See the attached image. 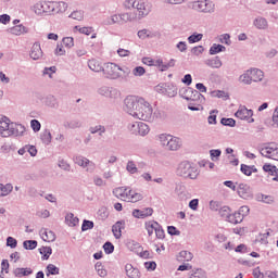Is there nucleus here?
Segmentation results:
<instances>
[{
    "label": "nucleus",
    "mask_w": 278,
    "mask_h": 278,
    "mask_svg": "<svg viewBox=\"0 0 278 278\" xmlns=\"http://www.w3.org/2000/svg\"><path fill=\"white\" fill-rule=\"evenodd\" d=\"M123 110L126 114H129V116L138 118L139 121H147L148 123L153 121V108H151V104L143 98L135 96L126 97Z\"/></svg>",
    "instance_id": "obj_1"
},
{
    "label": "nucleus",
    "mask_w": 278,
    "mask_h": 278,
    "mask_svg": "<svg viewBox=\"0 0 278 278\" xmlns=\"http://www.w3.org/2000/svg\"><path fill=\"white\" fill-rule=\"evenodd\" d=\"M26 128L23 124L13 123L5 115H0V136L1 138H21L25 136Z\"/></svg>",
    "instance_id": "obj_2"
},
{
    "label": "nucleus",
    "mask_w": 278,
    "mask_h": 278,
    "mask_svg": "<svg viewBox=\"0 0 278 278\" xmlns=\"http://www.w3.org/2000/svg\"><path fill=\"white\" fill-rule=\"evenodd\" d=\"M176 173L179 177H184L185 179H197V177H199V168L191 165L188 161L181 162Z\"/></svg>",
    "instance_id": "obj_3"
},
{
    "label": "nucleus",
    "mask_w": 278,
    "mask_h": 278,
    "mask_svg": "<svg viewBox=\"0 0 278 278\" xmlns=\"http://www.w3.org/2000/svg\"><path fill=\"white\" fill-rule=\"evenodd\" d=\"M188 8L195 12H201L202 14H214L216 11V4L211 0H198L190 2Z\"/></svg>",
    "instance_id": "obj_4"
},
{
    "label": "nucleus",
    "mask_w": 278,
    "mask_h": 278,
    "mask_svg": "<svg viewBox=\"0 0 278 278\" xmlns=\"http://www.w3.org/2000/svg\"><path fill=\"white\" fill-rule=\"evenodd\" d=\"M125 72L123 67L118 66L116 63H104L102 73L105 77V79H118L121 77V72Z\"/></svg>",
    "instance_id": "obj_5"
},
{
    "label": "nucleus",
    "mask_w": 278,
    "mask_h": 278,
    "mask_svg": "<svg viewBox=\"0 0 278 278\" xmlns=\"http://www.w3.org/2000/svg\"><path fill=\"white\" fill-rule=\"evenodd\" d=\"M74 163L77 164V166H80L81 168H86L87 173H94V168H97L94 162L81 155L74 156Z\"/></svg>",
    "instance_id": "obj_6"
},
{
    "label": "nucleus",
    "mask_w": 278,
    "mask_h": 278,
    "mask_svg": "<svg viewBox=\"0 0 278 278\" xmlns=\"http://www.w3.org/2000/svg\"><path fill=\"white\" fill-rule=\"evenodd\" d=\"M98 93L101 97H105L106 99H118L121 97V91L114 87L102 86L98 89Z\"/></svg>",
    "instance_id": "obj_7"
},
{
    "label": "nucleus",
    "mask_w": 278,
    "mask_h": 278,
    "mask_svg": "<svg viewBox=\"0 0 278 278\" xmlns=\"http://www.w3.org/2000/svg\"><path fill=\"white\" fill-rule=\"evenodd\" d=\"M260 153L263 157H267L268 160H278V148L275 143L261 148Z\"/></svg>",
    "instance_id": "obj_8"
},
{
    "label": "nucleus",
    "mask_w": 278,
    "mask_h": 278,
    "mask_svg": "<svg viewBox=\"0 0 278 278\" xmlns=\"http://www.w3.org/2000/svg\"><path fill=\"white\" fill-rule=\"evenodd\" d=\"M235 116L236 118H240V121L255 123V118H253V110H249L247 106H240L239 110L235 113Z\"/></svg>",
    "instance_id": "obj_9"
},
{
    "label": "nucleus",
    "mask_w": 278,
    "mask_h": 278,
    "mask_svg": "<svg viewBox=\"0 0 278 278\" xmlns=\"http://www.w3.org/2000/svg\"><path fill=\"white\" fill-rule=\"evenodd\" d=\"M237 192L241 199H253V191H251V187L247 184H240Z\"/></svg>",
    "instance_id": "obj_10"
},
{
    "label": "nucleus",
    "mask_w": 278,
    "mask_h": 278,
    "mask_svg": "<svg viewBox=\"0 0 278 278\" xmlns=\"http://www.w3.org/2000/svg\"><path fill=\"white\" fill-rule=\"evenodd\" d=\"M132 216L135 218H149V216H153V208L152 207H146V208H135L132 211Z\"/></svg>",
    "instance_id": "obj_11"
},
{
    "label": "nucleus",
    "mask_w": 278,
    "mask_h": 278,
    "mask_svg": "<svg viewBox=\"0 0 278 278\" xmlns=\"http://www.w3.org/2000/svg\"><path fill=\"white\" fill-rule=\"evenodd\" d=\"M123 229H125V220H118L112 226V232L116 240L123 237Z\"/></svg>",
    "instance_id": "obj_12"
},
{
    "label": "nucleus",
    "mask_w": 278,
    "mask_h": 278,
    "mask_svg": "<svg viewBox=\"0 0 278 278\" xmlns=\"http://www.w3.org/2000/svg\"><path fill=\"white\" fill-rule=\"evenodd\" d=\"M14 277L21 278V277H29V275H34V269L26 267H17L13 270Z\"/></svg>",
    "instance_id": "obj_13"
},
{
    "label": "nucleus",
    "mask_w": 278,
    "mask_h": 278,
    "mask_svg": "<svg viewBox=\"0 0 278 278\" xmlns=\"http://www.w3.org/2000/svg\"><path fill=\"white\" fill-rule=\"evenodd\" d=\"M125 273L128 278H140V269L129 263L125 265Z\"/></svg>",
    "instance_id": "obj_14"
},
{
    "label": "nucleus",
    "mask_w": 278,
    "mask_h": 278,
    "mask_svg": "<svg viewBox=\"0 0 278 278\" xmlns=\"http://www.w3.org/2000/svg\"><path fill=\"white\" fill-rule=\"evenodd\" d=\"M180 148H181V139L172 136L166 146V149H168V151H178V149Z\"/></svg>",
    "instance_id": "obj_15"
},
{
    "label": "nucleus",
    "mask_w": 278,
    "mask_h": 278,
    "mask_svg": "<svg viewBox=\"0 0 278 278\" xmlns=\"http://www.w3.org/2000/svg\"><path fill=\"white\" fill-rule=\"evenodd\" d=\"M29 55L31 60H40L42 58V48H40V43L36 42L33 45Z\"/></svg>",
    "instance_id": "obj_16"
},
{
    "label": "nucleus",
    "mask_w": 278,
    "mask_h": 278,
    "mask_svg": "<svg viewBox=\"0 0 278 278\" xmlns=\"http://www.w3.org/2000/svg\"><path fill=\"white\" fill-rule=\"evenodd\" d=\"M250 76L252 81L257 84L264 79V72H262L260 68H250Z\"/></svg>",
    "instance_id": "obj_17"
},
{
    "label": "nucleus",
    "mask_w": 278,
    "mask_h": 278,
    "mask_svg": "<svg viewBox=\"0 0 278 278\" xmlns=\"http://www.w3.org/2000/svg\"><path fill=\"white\" fill-rule=\"evenodd\" d=\"M88 67L90 71H93V73H103V65H101V62H99L97 59L89 60Z\"/></svg>",
    "instance_id": "obj_18"
},
{
    "label": "nucleus",
    "mask_w": 278,
    "mask_h": 278,
    "mask_svg": "<svg viewBox=\"0 0 278 278\" xmlns=\"http://www.w3.org/2000/svg\"><path fill=\"white\" fill-rule=\"evenodd\" d=\"M204 64L210 66V68H220V66H223V61H220V56H214L204 61Z\"/></svg>",
    "instance_id": "obj_19"
},
{
    "label": "nucleus",
    "mask_w": 278,
    "mask_h": 278,
    "mask_svg": "<svg viewBox=\"0 0 278 278\" xmlns=\"http://www.w3.org/2000/svg\"><path fill=\"white\" fill-rule=\"evenodd\" d=\"M43 242H55V232L52 230L43 229L40 231Z\"/></svg>",
    "instance_id": "obj_20"
},
{
    "label": "nucleus",
    "mask_w": 278,
    "mask_h": 278,
    "mask_svg": "<svg viewBox=\"0 0 278 278\" xmlns=\"http://www.w3.org/2000/svg\"><path fill=\"white\" fill-rule=\"evenodd\" d=\"M242 216H240V213L235 212L228 215V218L226 219V223H230V225H240L242 223Z\"/></svg>",
    "instance_id": "obj_21"
},
{
    "label": "nucleus",
    "mask_w": 278,
    "mask_h": 278,
    "mask_svg": "<svg viewBox=\"0 0 278 278\" xmlns=\"http://www.w3.org/2000/svg\"><path fill=\"white\" fill-rule=\"evenodd\" d=\"M253 25L256 29H268V20L258 16L254 20Z\"/></svg>",
    "instance_id": "obj_22"
},
{
    "label": "nucleus",
    "mask_w": 278,
    "mask_h": 278,
    "mask_svg": "<svg viewBox=\"0 0 278 278\" xmlns=\"http://www.w3.org/2000/svg\"><path fill=\"white\" fill-rule=\"evenodd\" d=\"M65 223L68 227H77L79 225V217H75V214L67 213L65 216Z\"/></svg>",
    "instance_id": "obj_23"
},
{
    "label": "nucleus",
    "mask_w": 278,
    "mask_h": 278,
    "mask_svg": "<svg viewBox=\"0 0 278 278\" xmlns=\"http://www.w3.org/2000/svg\"><path fill=\"white\" fill-rule=\"evenodd\" d=\"M28 29L23 24H18L10 28V34L13 36H22V34H27Z\"/></svg>",
    "instance_id": "obj_24"
},
{
    "label": "nucleus",
    "mask_w": 278,
    "mask_h": 278,
    "mask_svg": "<svg viewBox=\"0 0 278 278\" xmlns=\"http://www.w3.org/2000/svg\"><path fill=\"white\" fill-rule=\"evenodd\" d=\"M239 81L240 84H244V86H251V84H253L250 70H247L239 76Z\"/></svg>",
    "instance_id": "obj_25"
},
{
    "label": "nucleus",
    "mask_w": 278,
    "mask_h": 278,
    "mask_svg": "<svg viewBox=\"0 0 278 278\" xmlns=\"http://www.w3.org/2000/svg\"><path fill=\"white\" fill-rule=\"evenodd\" d=\"M192 92H194V89H192V87H185L179 90V96L181 97V99L190 101V99H192Z\"/></svg>",
    "instance_id": "obj_26"
},
{
    "label": "nucleus",
    "mask_w": 278,
    "mask_h": 278,
    "mask_svg": "<svg viewBox=\"0 0 278 278\" xmlns=\"http://www.w3.org/2000/svg\"><path fill=\"white\" fill-rule=\"evenodd\" d=\"M227 51V48L220 43H213V47L210 48V55H216L217 53H223Z\"/></svg>",
    "instance_id": "obj_27"
},
{
    "label": "nucleus",
    "mask_w": 278,
    "mask_h": 278,
    "mask_svg": "<svg viewBox=\"0 0 278 278\" xmlns=\"http://www.w3.org/2000/svg\"><path fill=\"white\" fill-rule=\"evenodd\" d=\"M132 127H137L139 136H147V134H149V125L146 123L139 122L137 124H132Z\"/></svg>",
    "instance_id": "obj_28"
},
{
    "label": "nucleus",
    "mask_w": 278,
    "mask_h": 278,
    "mask_svg": "<svg viewBox=\"0 0 278 278\" xmlns=\"http://www.w3.org/2000/svg\"><path fill=\"white\" fill-rule=\"evenodd\" d=\"M12 190H14V186H12V184H0V197H8Z\"/></svg>",
    "instance_id": "obj_29"
},
{
    "label": "nucleus",
    "mask_w": 278,
    "mask_h": 278,
    "mask_svg": "<svg viewBox=\"0 0 278 278\" xmlns=\"http://www.w3.org/2000/svg\"><path fill=\"white\" fill-rule=\"evenodd\" d=\"M136 9L139 12V16H148L149 12H151V9L147 8V5L144 4V2H138L136 4Z\"/></svg>",
    "instance_id": "obj_30"
},
{
    "label": "nucleus",
    "mask_w": 278,
    "mask_h": 278,
    "mask_svg": "<svg viewBox=\"0 0 278 278\" xmlns=\"http://www.w3.org/2000/svg\"><path fill=\"white\" fill-rule=\"evenodd\" d=\"M263 170L265 173H268L273 177H275V175H277V173H278L277 166H275V165H273L270 163H266L265 165H263Z\"/></svg>",
    "instance_id": "obj_31"
},
{
    "label": "nucleus",
    "mask_w": 278,
    "mask_h": 278,
    "mask_svg": "<svg viewBox=\"0 0 278 278\" xmlns=\"http://www.w3.org/2000/svg\"><path fill=\"white\" fill-rule=\"evenodd\" d=\"M39 253H40V255H43V257H41V260H49V257H51V255L53 253V249H51V247H41L39 249Z\"/></svg>",
    "instance_id": "obj_32"
},
{
    "label": "nucleus",
    "mask_w": 278,
    "mask_h": 278,
    "mask_svg": "<svg viewBox=\"0 0 278 278\" xmlns=\"http://www.w3.org/2000/svg\"><path fill=\"white\" fill-rule=\"evenodd\" d=\"M230 214H231V207L227 205L222 206V208H219L218 211V215L220 216V218H223V220H227Z\"/></svg>",
    "instance_id": "obj_33"
},
{
    "label": "nucleus",
    "mask_w": 278,
    "mask_h": 278,
    "mask_svg": "<svg viewBox=\"0 0 278 278\" xmlns=\"http://www.w3.org/2000/svg\"><path fill=\"white\" fill-rule=\"evenodd\" d=\"M189 45H194L195 42H201L203 40V34L193 33L188 37Z\"/></svg>",
    "instance_id": "obj_34"
},
{
    "label": "nucleus",
    "mask_w": 278,
    "mask_h": 278,
    "mask_svg": "<svg viewBox=\"0 0 278 278\" xmlns=\"http://www.w3.org/2000/svg\"><path fill=\"white\" fill-rule=\"evenodd\" d=\"M52 138L53 137L51 136V130L49 129H45L41 134V141L43 144H51Z\"/></svg>",
    "instance_id": "obj_35"
},
{
    "label": "nucleus",
    "mask_w": 278,
    "mask_h": 278,
    "mask_svg": "<svg viewBox=\"0 0 278 278\" xmlns=\"http://www.w3.org/2000/svg\"><path fill=\"white\" fill-rule=\"evenodd\" d=\"M220 155H223V151L220 149L210 150V157L212 162H218V160H220Z\"/></svg>",
    "instance_id": "obj_36"
},
{
    "label": "nucleus",
    "mask_w": 278,
    "mask_h": 278,
    "mask_svg": "<svg viewBox=\"0 0 278 278\" xmlns=\"http://www.w3.org/2000/svg\"><path fill=\"white\" fill-rule=\"evenodd\" d=\"M23 247L26 251H34L38 247V241L36 240H26L23 242Z\"/></svg>",
    "instance_id": "obj_37"
},
{
    "label": "nucleus",
    "mask_w": 278,
    "mask_h": 278,
    "mask_svg": "<svg viewBox=\"0 0 278 278\" xmlns=\"http://www.w3.org/2000/svg\"><path fill=\"white\" fill-rule=\"evenodd\" d=\"M90 134H99V136H103L105 134L106 128L103 125H97L89 128Z\"/></svg>",
    "instance_id": "obj_38"
},
{
    "label": "nucleus",
    "mask_w": 278,
    "mask_h": 278,
    "mask_svg": "<svg viewBox=\"0 0 278 278\" xmlns=\"http://www.w3.org/2000/svg\"><path fill=\"white\" fill-rule=\"evenodd\" d=\"M155 236L156 238H159V240H164L165 238V232H164V228H162V226L160 225V223L156 222L155 224Z\"/></svg>",
    "instance_id": "obj_39"
},
{
    "label": "nucleus",
    "mask_w": 278,
    "mask_h": 278,
    "mask_svg": "<svg viewBox=\"0 0 278 278\" xmlns=\"http://www.w3.org/2000/svg\"><path fill=\"white\" fill-rule=\"evenodd\" d=\"M64 127H66L67 129H77V128L81 127V123H79V121H77V119H72L70 122H66L64 124Z\"/></svg>",
    "instance_id": "obj_40"
},
{
    "label": "nucleus",
    "mask_w": 278,
    "mask_h": 278,
    "mask_svg": "<svg viewBox=\"0 0 278 278\" xmlns=\"http://www.w3.org/2000/svg\"><path fill=\"white\" fill-rule=\"evenodd\" d=\"M189 101H205V97L199 92V90L193 89V92L191 94V98H189Z\"/></svg>",
    "instance_id": "obj_41"
},
{
    "label": "nucleus",
    "mask_w": 278,
    "mask_h": 278,
    "mask_svg": "<svg viewBox=\"0 0 278 278\" xmlns=\"http://www.w3.org/2000/svg\"><path fill=\"white\" fill-rule=\"evenodd\" d=\"M189 278H207V275L203 269H195L190 274Z\"/></svg>",
    "instance_id": "obj_42"
},
{
    "label": "nucleus",
    "mask_w": 278,
    "mask_h": 278,
    "mask_svg": "<svg viewBox=\"0 0 278 278\" xmlns=\"http://www.w3.org/2000/svg\"><path fill=\"white\" fill-rule=\"evenodd\" d=\"M46 105L48 108H58V99L54 96H48L46 98Z\"/></svg>",
    "instance_id": "obj_43"
},
{
    "label": "nucleus",
    "mask_w": 278,
    "mask_h": 278,
    "mask_svg": "<svg viewBox=\"0 0 278 278\" xmlns=\"http://www.w3.org/2000/svg\"><path fill=\"white\" fill-rule=\"evenodd\" d=\"M88 229H94V222L84 219L81 225V231H88Z\"/></svg>",
    "instance_id": "obj_44"
},
{
    "label": "nucleus",
    "mask_w": 278,
    "mask_h": 278,
    "mask_svg": "<svg viewBox=\"0 0 278 278\" xmlns=\"http://www.w3.org/2000/svg\"><path fill=\"white\" fill-rule=\"evenodd\" d=\"M220 124L224 125V127H236V119L223 117Z\"/></svg>",
    "instance_id": "obj_45"
},
{
    "label": "nucleus",
    "mask_w": 278,
    "mask_h": 278,
    "mask_svg": "<svg viewBox=\"0 0 278 278\" xmlns=\"http://www.w3.org/2000/svg\"><path fill=\"white\" fill-rule=\"evenodd\" d=\"M126 170H128L130 175H136V173H138V167L136 166V163L134 161H128L126 165Z\"/></svg>",
    "instance_id": "obj_46"
},
{
    "label": "nucleus",
    "mask_w": 278,
    "mask_h": 278,
    "mask_svg": "<svg viewBox=\"0 0 278 278\" xmlns=\"http://www.w3.org/2000/svg\"><path fill=\"white\" fill-rule=\"evenodd\" d=\"M170 138H173L172 135H166V134L160 135L159 140H160L162 147H167Z\"/></svg>",
    "instance_id": "obj_47"
},
{
    "label": "nucleus",
    "mask_w": 278,
    "mask_h": 278,
    "mask_svg": "<svg viewBox=\"0 0 278 278\" xmlns=\"http://www.w3.org/2000/svg\"><path fill=\"white\" fill-rule=\"evenodd\" d=\"M157 222H147L146 229L148 231V236H153V231H155Z\"/></svg>",
    "instance_id": "obj_48"
},
{
    "label": "nucleus",
    "mask_w": 278,
    "mask_h": 278,
    "mask_svg": "<svg viewBox=\"0 0 278 278\" xmlns=\"http://www.w3.org/2000/svg\"><path fill=\"white\" fill-rule=\"evenodd\" d=\"M103 249H104V253L106 255H112V253H114V243L110 242V241H106L104 244H103Z\"/></svg>",
    "instance_id": "obj_49"
},
{
    "label": "nucleus",
    "mask_w": 278,
    "mask_h": 278,
    "mask_svg": "<svg viewBox=\"0 0 278 278\" xmlns=\"http://www.w3.org/2000/svg\"><path fill=\"white\" fill-rule=\"evenodd\" d=\"M30 127L35 134H38V131H40V129L42 128V125L40 124V121L31 119Z\"/></svg>",
    "instance_id": "obj_50"
},
{
    "label": "nucleus",
    "mask_w": 278,
    "mask_h": 278,
    "mask_svg": "<svg viewBox=\"0 0 278 278\" xmlns=\"http://www.w3.org/2000/svg\"><path fill=\"white\" fill-rule=\"evenodd\" d=\"M47 277H49V275H60V269L58 268V266L53 265V264H49L47 266Z\"/></svg>",
    "instance_id": "obj_51"
},
{
    "label": "nucleus",
    "mask_w": 278,
    "mask_h": 278,
    "mask_svg": "<svg viewBox=\"0 0 278 278\" xmlns=\"http://www.w3.org/2000/svg\"><path fill=\"white\" fill-rule=\"evenodd\" d=\"M62 42L67 49H73V47H75V39H73V37H65Z\"/></svg>",
    "instance_id": "obj_52"
},
{
    "label": "nucleus",
    "mask_w": 278,
    "mask_h": 278,
    "mask_svg": "<svg viewBox=\"0 0 278 278\" xmlns=\"http://www.w3.org/2000/svg\"><path fill=\"white\" fill-rule=\"evenodd\" d=\"M96 270L99 275V277H108V270L103 268V265L101 263L96 264Z\"/></svg>",
    "instance_id": "obj_53"
},
{
    "label": "nucleus",
    "mask_w": 278,
    "mask_h": 278,
    "mask_svg": "<svg viewBox=\"0 0 278 278\" xmlns=\"http://www.w3.org/2000/svg\"><path fill=\"white\" fill-rule=\"evenodd\" d=\"M70 18H74V21H84V11L72 12Z\"/></svg>",
    "instance_id": "obj_54"
},
{
    "label": "nucleus",
    "mask_w": 278,
    "mask_h": 278,
    "mask_svg": "<svg viewBox=\"0 0 278 278\" xmlns=\"http://www.w3.org/2000/svg\"><path fill=\"white\" fill-rule=\"evenodd\" d=\"M144 73H147V70H144L143 66H137L132 70V75L135 77H142V75H144Z\"/></svg>",
    "instance_id": "obj_55"
},
{
    "label": "nucleus",
    "mask_w": 278,
    "mask_h": 278,
    "mask_svg": "<svg viewBox=\"0 0 278 278\" xmlns=\"http://www.w3.org/2000/svg\"><path fill=\"white\" fill-rule=\"evenodd\" d=\"M249 212H250L249 206L243 205V206H241V207L237 211V214H239V216L242 217V220H244V217H245V216H249Z\"/></svg>",
    "instance_id": "obj_56"
},
{
    "label": "nucleus",
    "mask_w": 278,
    "mask_h": 278,
    "mask_svg": "<svg viewBox=\"0 0 278 278\" xmlns=\"http://www.w3.org/2000/svg\"><path fill=\"white\" fill-rule=\"evenodd\" d=\"M222 207H223V204H220V202L218 201L212 200L210 202V210H212V212H219Z\"/></svg>",
    "instance_id": "obj_57"
},
{
    "label": "nucleus",
    "mask_w": 278,
    "mask_h": 278,
    "mask_svg": "<svg viewBox=\"0 0 278 278\" xmlns=\"http://www.w3.org/2000/svg\"><path fill=\"white\" fill-rule=\"evenodd\" d=\"M179 256H180L182 260H185V262H190V261L194 257V255H192V253L189 252V251H181V252L179 253Z\"/></svg>",
    "instance_id": "obj_58"
},
{
    "label": "nucleus",
    "mask_w": 278,
    "mask_h": 278,
    "mask_svg": "<svg viewBox=\"0 0 278 278\" xmlns=\"http://www.w3.org/2000/svg\"><path fill=\"white\" fill-rule=\"evenodd\" d=\"M7 247H10V249H16V247H18V241L14 239V237H8Z\"/></svg>",
    "instance_id": "obj_59"
},
{
    "label": "nucleus",
    "mask_w": 278,
    "mask_h": 278,
    "mask_svg": "<svg viewBox=\"0 0 278 278\" xmlns=\"http://www.w3.org/2000/svg\"><path fill=\"white\" fill-rule=\"evenodd\" d=\"M59 167L67 173L71 172V164H68L64 159L59 160Z\"/></svg>",
    "instance_id": "obj_60"
},
{
    "label": "nucleus",
    "mask_w": 278,
    "mask_h": 278,
    "mask_svg": "<svg viewBox=\"0 0 278 278\" xmlns=\"http://www.w3.org/2000/svg\"><path fill=\"white\" fill-rule=\"evenodd\" d=\"M138 38L144 40L146 38H151V33L149 29H141L137 33Z\"/></svg>",
    "instance_id": "obj_61"
},
{
    "label": "nucleus",
    "mask_w": 278,
    "mask_h": 278,
    "mask_svg": "<svg viewBox=\"0 0 278 278\" xmlns=\"http://www.w3.org/2000/svg\"><path fill=\"white\" fill-rule=\"evenodd\" d=\"M75 29H77L79 34H85V36H90V34H92V27L75 26Z\"/></svg>",
    "instance_id": "obj_62"
},
{
    "label": "nucleus",
    "mask_w": 278,
    "mask_h": 278,
    "mask_svg": "<svg viewBox=\"0 0 278 278\" xmlns=\"http://www.w3.org/2000/svg\"><path fill=\"white\" fill-rule=\"evenodd\" d=\"M36 8L40 12H49V2H39L36 4Z\"/></svg>",
    "instance_id": "obj_63"
},
{
    "label": "nucleus",
    "mask_w": 278,
    "mask_h": 278,
    "mask_svg": "<svg viewBox=\"0 0 278 278\" xmlns=\"http://www.w3.org/2000/svg\"><path fill=\"white\" fill-rule=\"evenodd\" d=\"M241 173H243V175H245L247 177H251L252 173H251V166L247 165V164H241L240 167Z\"/></svg>",
    "instance_id": "obj_64"
}]
</instances>
